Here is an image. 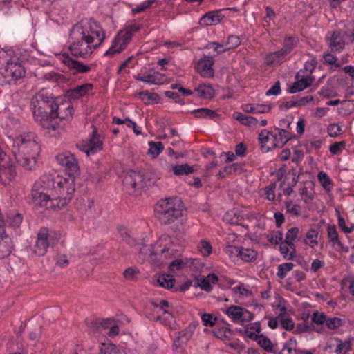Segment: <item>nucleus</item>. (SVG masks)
Segmentation results:
<instances>
[{
    "mask_svg": "<svg viewBox=\"0 0 354 354\" xmlns=\"http://www.w3.org/2000/svg\"><path fill=\"white\" fill-rule=\"evenodd\" d=\"M92 21L87 24L78 23L73 26L69 35V50L75 57L86 58L89 57L94 49L104 39L102 30L92 29ZM93 24L97 26L95 21Z\"/></svg>",
    "mask_w": 354,
    "mask_h": 354,
    "instance_id": "obj_1",
    "label": "nucleus"
},
{
    "mask_svg": "<svg viewBox=\"0 0 354 354\" xmlns=\"http://www.w3.org/2000/svg\"><path fill=\"white\" fill-rule=\"evenodd\" d=\"M12 152L20 165L26 169H32L40 152V146L32 133H26L13 140Z\"/></svg>",
    "mask_w": 354,
    "mask_h": 354,
    "instance_id": "obj_2",
    "label": "nucleus"
},
{
    "mask_svg": "<svg viewBox=\"0 0 354 354\" xmlns=\"http://www.w3.org/2000/svg\"><path fill=\"white\" fill-rule=\"evenodd\" d=\"M61 181L62 176L59 175L42 176L33 185L32 196L35 202L41 207L53 210L54 207H50L49 203H54L55 197L57 196L55 193V187L57 183Z\"/></svg>",
    "mask_w": 354,
    "mask_h": 354,
    "instance_id": "obj_3",
    "label": "nucleus"
},
{
    "mask_svg": "<svg viewBox=\"0 0 354 354\" xmlns=\"http://www.w3.org/2000/svg\"><path fill=\"white\" fill-rule=\"evenodd\" d=\"M155 214L161 224L174 223L183 214V205L178 197L160 200L154 207Z\"/></svg>",
    "mask_w": 354,
    "mask_h": 354,
    "instance_id": "obj_4",
    "label": "nucleus"
},
{
    "mask_svg": "<svg viewBox=\"0 0 354 354\" xmlns=\"http://www.w3.org/2000/svg\"><path fill=\"white\" fill-rule=\"evenodd\" d=\"M75 178L72 176H62V181L57 183L55 193L57 196L55 197L54 203H49L50 207H54L53 210L64 207L71 200L75 191Z\"/></svg>",
    "mask_w": 354,
    "mask_h": 354,
    "instance_id": "obj_5",
    "label": "nucleus"
},
{
    "mask_svg": "<svg viewBox=\"0 0 354 354\" xmlns=\"http://www.w3.org/2000/svg\"><path fill=\"white\" fill-rule=\"evenodd\" d=\"M140 26L136 24L126 25L120 30L112 42L111 46L107 50L104 56H110L122 52L131 41L134 33L137 32Z\"/></svg>",
    "mask_w": 354,
    "mask_h": 354,
    "instance_id": "obj_6",
    "label": "nucleus"
},
{
    "mask_svg": "<svg viewBox=\"0 0 354 354\" xmlns=\"http://www.w3.org/2000/svg\"><path fill=\"white\" fill-rule=\"evenodd\" d=\"M30 106L35 120H43L44 117L51 115L54 111V99L38 93L31 100Z\"/></svg>",
    "mask_w": 354,
    "mask_h": 354,
    "instance_id": "obj_7",
    "label": "nucleus"
},
{
    "mask_svg": "<svg viewBox=\"0 0 354 354\" xmlns=\"http://www.w3.org/2000/svg\"><path fill=\"white\" fill-rule=\"evenodd\" d=\"M57 239L49 234L46 227L40 229L37 234V239L32 247V253L37 257H42L46 254L49 247H53L57 242Z\"/></svg>",
    "mask_w": 354,
    "mask_h": 354,
    "instance_id": "obj_8",
    "label": "nucleus"
},
{
    "mask_svg": "<svg viewBox=\"0 0 354 354\" xmlns=\"http://www.w3.org/2000/svg\"><path fill=\"white\" fill-rule=\"evenodd\" d=\"M0 74L4 78V82L9 84L15 83L25 76L26 71L24 66L17 62H8L6 66L1 69Z\"/></svg>",
    "mask_w": 354,
    "mask_h": 354,
    "instance_id": "obj_9",
    "label": "nucleus"
},
{
    "mask_svg": "<svg viewBox=\"0 0 354 354\" xmlns=\"http://www.w3.org/2000/svg\"><path fill=\"white\" fill-rule=\"evenodd\" d=\"M124 189L129 194H132L140 188L147 186L145 181V175L140 171H130L124 176Z\"/></svg>",
    "mask_w": 354,
    "mask_h": 354,
    "instance_id": "obj_10",
    "label": "nucleus"
},
{
    "mask_svg": "<svg viewBox=\"0 0 354 354\" xmlns=\"http://www.w3.org/2000/svg\"><path fill=\"white\" fill-rule=\"evenodd\" d=\"M56 159L62 166L65 167L67 176L75 178L79 176L80 171L78 162L73 153L66 151L58 154Z\"/></svg>",
    "mask_w": 354,
    "mask_h": 354,
    "instance_id": "obj_11",
    "label": "nucleus"
},
{
    "mask_svg": "<svg viewBox=\"0 0 354 354\" xmlns=\"http://www.w3.org/2000/svg\"><path fill=\"white\" fill-rule=\"evenodd\" d=\"M13 244L11 238L6 233L4 223L0 219V259L9 257L12 252Z\"/></svg>",
    "mask_w": 354,
    "mask_h": 354,
    "instance_id": "obj_12",
    "label": "nucleus"
},
{
    "mask_svg": "<svg viewBox=\"0 0 354 354\" xmlns=\"http://www.w3.org/2000/svg\"><path fill=\"white\" fill-rule=\"evenodd\" d=\"M214 61L212 56H204L199 59L196 66L197 72L203 77L210 78L214 77V71L212 68Z\"/></svg>",
    "mask_w": 354,
    "mask_h": 354,
    "instance_id": "obj_13",
    "label": "nucleus"
},
{
    "mask_svg": "<svg viewBox=\"0 0 354 354\" xmlns=\"http://www.w3.org/2000/svg\"><path fill=\"white\" fill-rule=\"evenodd\" d=\"M326 41L333 53H340L345 48V41L339 30L329 32L326 35Z\"/></svg>",
    "mask_w": 354,
    "mask_h": 354,
    "instance_id": "obj_14",
    "label": "nucleus"
},
{
    "mask_svg": "<svg viewBox=\"0 0 354 354\" xmlns=\"http://www.w3.org/2000/svg\"><path fill=\"white\" fill-rule=\"evenodd\" d=\"M62 61L73 74L86 73L91 71L90 66L73 59L68 55H64Z\"/></svg>",
    "mask_w": 354,
    "mask_h": 354,
    "instance_id": "obj_15",
    "label": "nucleus"
},
{
    "mask_svg": "<svg viewBox=\"0 0 354 354\" xmlns=\"http://www.w3.org/2000/svg\"><path fill=\"white\" fill-rule=\"evenodd\" d=\"M73 111V109L70 102H67L60 104L54 102V111H53L52 117L60 120H68L72 118Z\"/></svg>",
    "mask_w": 354,
    "mask_h": 354,
    "instance_id": "obj_16",
    "label": "nucleus"
},
{
    "mask_svg": "<svg viewBox=\"0 0 354 354\" xmlns=\"http://www.w3.org/2000/svg\"><path fill=\"white\" fill-rule=\"evenodd\" d=\"M218 281V277L214 273L209 274L205 277H197L196 286H199L202 290L210 292L212 290V284H216Z\"/></svg>",
    "mask_w": 354,
    "mask_h": 354,
    "instance_id": "obj_17",
    "label": "nucleus"
},
{
    "mask_svg": "<svg viewBox=\"0 0 354 354\" xmlns=\"http://www.w3.org/2000/svg\"><path fill=\"white\" fill-rule=\"evenodd\" d=\"M223 11L224 10L222 9L209 11L202 17L201 21L207 26L218 24L224 18V15L221 14Z\"/></svg>",
    "mask_w": 354,
    "mask_h": 354,
    "instance_id": "obj_18",
    "label": "nucleus"
},
{
    "mask_svg": "<svg viewBox=\"0 0 354 354\" xmlns=\"http://www.w3.org/2000/svg\"><path fill=\"white\" fill-rule=\"evenodd\" d=\"M16 176L15 166L12 163L8 165L0 167V184L2 185H7L12 181Z\"/></svg>",
    "mask_w": 354,
    "mask_h": 354,
    "instance_id": "obj_19",
    "label": "nucleus"
},
{
    "mask_svg": "<svg viewBox=\"0 0 354 354\" xmlns=\"http://www.w3.org/2000/svg\"><path fill=\"white\" fill-rule=\"evenodd\" d=\"M275 130L278 131V134H271L273 138V148L275 147H283V145L291 139L290 133L285 129L275 128Z\"/></svg>",
    "mask_w": 354,
    "mask_h": 354,
    "instance_id": "obj_20",
    "label": "nucleus"
},
{
    "mask_svg": "<svg viewBox=\"0 0 354 354\" xmlns=\"http://www.w3.org/2000/svg\"><path fill=\"white\" fill-rule=\"evenodd\" d=\"M314 80V77L312 76H303L301 80H299L293 83L292 86H291L288 89V92L290 93H295L297 92L301 91L307 87L310 86L313 84Z\"/></svg>",
    "mask_w": 354,
    "mask_h": 354,
    "instance_id": "obj_21",
    "label": "nucleus"
},
{
    "mask_svg": "<svg viewBox=\"0 0 354 354\" xmlns=\"http://www.w3.org/2000/svg\"><path fill=\"white\" fill-rule=\"evenodd\" d=\"M95 133L96 130L94 129L91 138L88 140V145L80 149V150L85 152L87 156H88L90 153H95L97 149H100L102 145V141L100 140L99 137L96 136Z\"/></svg>",
    "mask_w": 354,
    "mask_h": 354,
    "instance_id": "obj_22",
    "label": "nucleus"
},
{
    "mask_svg": "<svg viewBox=\"0 0 354 354\" xmlns=\"http://www.w3.org/2000/svg\"><path fill=\"white\" fill-rule=\"evenodd\" d=\"M194 91L198 93V97L201 98L212 99L214 97V90L209 84H201Z\"/></svg>",
    "mask_w": 354,
    "mask_h": 354,
    "instance_id": "obj_23",
    "label": "nucleus"
},
{
    "mask_svg": "<svg viewBox=\"0 0 354 354\" xmlns=\"http://www.w3.org/2000/svg\"><path fill=\"white\" fill-rule=\"evenodd\" d=\"M272 105L247 104L243 106V110L247 113H264L270 111Z\"/></svg>",
    "mask_w": 354,
    "mask_h": 354,
    "instance_id": "obj_24",
    "label": "nucleus"
},
{
    "mask_svg": "<svg viewBox=\"0 0 354 354\" xmlns=\"http://www.w3.org/2000/svg\"><path fill=\"white\" fill-rule=\"evenodd\" d=\"M327 234L328 241L332 244V245L337 244L339 247V249H344V245L339 239L338 233L335 225H328Z\"/></svg>",
    "mask_w": 354,
    "mask_h": 354,
    "instance_id": "obj_25",
    "label": "nucleus"
},
{
    "mask_svg": "<svg viewBox=\"0 0 354 354\" xmlns=\"http://www.w3.org/2000/svg\"><path fill=\"white\" fill-rule=\"evenodd\" d=\"M162 75L159 73H154L153 74H149L147 75H138L135 77L136 80L144 82L149 84H161Z\"/></svg>",
    "mask_w": 354,
    "mask_h": 354,
    "instance_id": "obj_26",
    "label": "nucleus"
},
{
    "mask_svg": "<svg viewBox=\"0 0 354 354\" xmlns=\"http://www.w3.org/2000/svg\"><path fill=\"white\" fill-rule=\"evenodd\" d=\"M234 116L236 118V120H238L241 124L248 127L255 126L258 122L257 118L252 116L244 115L240 112H236L234 114Z\"/></svg>",
    "mask_w": 354,
    "mask_h": 354,
    "instance_id": "obj_27",
    "label": "nucleus"
},
{
    "mask_svg": "<svg viewBox=\"0 0 354 354\" xmlns=\"http://www.w3.org/2000/svg\"><path fill=\"white\" fill-rule=\"evenodd\" d=\"M225 313L232 319L234 322L241 321L243 316V308L232 305L225 310Z\"/></svg>",
    "mask_w": 354,
    "mask_h": 354,
    "instance_id": "obj_28",
    "label": "nucleus"
},
{
    "mask_svg": "<svg viewBox=\"0 0 354 354\" xmlns=\"http://www.w3.org/2000/svg\"><path fill=\"white\" fill-rule=\"evenodd\" d=\"M175 279L169 274H162L157 279L158 285L167 289L173 288Z\"/></svg>",
    "mask_w": 354,
    "mask_h": 354,
    "instance_id": "obj_29",
    "label": "nucleus"
},
{
    "mask_svg": "<svg viewBox=\"0 0 354 354\" xmlns=\"http://www.w3.org/2000/svg\"><path fill=\"white\" fill-rule=\"evenodd\" d=\"M239 257L245 262H253L257 259V252L254 250L241 247Z\"/></svg>",
    "mask_w": 354,
    "mask_h": 354,
    "instance_id": "obj_30",
    "label": "nucleus"
},
{
    "mask_svg": "<svg viewBox=\"0 0 354 354\" xmlns=\"http://www.w3.org/2000/svg\"><path fill=\"white\" fill-rule=\"evenodd\" d=\"M193 114L196 118H203L208 119H213L218 115L215 111L207 109V108H201L198 109H196L193 111Z\"/></svg>",
    "mask_w": 354,
    "mask_h": 354,
    "instance_id": "obj_31",
    "label": "nucleus"
},
{
    "mask_svg": "<svg viewBox=\"0 0 354 354\" xmlns=\"http://www.w3.org/2000/svg\"><path fill=\"white\" fill-rule=\"evenodd\" d=\"M194 171V167L188 164L175 165L173 167V173L176 176L189 175Z\"/></svg>",
    "mask_w": 354,
    "mask_h": 354,
    "instance_id": "obj_32",
    "label": "nucleus"
},
{
    "mask_svg": "<svg viewBox=\"0 0 354 354\" xmlns=\"http://www.w3.org/2000/svg\"><path fill=\"white\" fill-rule=\"evenodd\" d=\"M92 88L93 85L91 84H84L77 86L71 90V95L75 98L84 96Z\"/></svg>",
    "mask_w": 354,
    "mask_h": 354,
    "instance_id": "obj_33",
    "label": "nucleus"
},
{
    "mask_svg": "<svg viewBox=\"0 0 354 354\" xmlns=\"http://www.w3.org/2000/svg\"><path fill=\"white\" fill-rule=\"evenodd\" d=\"M192 333L190 330H188V328H186L185 330L178 333V335L176 337L174 344L176 346L179 347L183 344H185L192 336Z\"/></svg>",
    "mask_w": 354,
    "mask_h": 354,
    "instance_id": "obj_34",
    "label": "nucleus"
},
{
    "mask_svg": "<svg viewBox=\"0 0 354 354\" xmlns=\"http://www.w3.org/2000/svg\"><path fill=\"white\" fill-rule=\"evenodd\" d=\"M271 134L272 133L270 131L266 129H263L259 135V140L261 143V149L263 153H267L271 149V147L266 145V143L269 140V135Z\"/></svg>",
    "mask_w": 354,
    "mask_h": 354,
    "instance_id": "obj_35",
    "label": "nucleus"
},
{
    "mask_svg": "<svg viewBox=\"0 0 354 354\" xmlns=\"http://www.w3.org/2000/svg\"><path fill=\"white\" fill-rule=\"evenodd\" d=\"M149 149L147 153L152 156L153 158H156L164 149V145L161 142H149Z\"/></svg>",
    "mask_w": 354,
    "mask_h": 354,
    "instance_id": "obj_36",
    "label": "nucleus"
},
{
    "mask_svg": "<svg viewBox=\"0 0 354 354\" xmlns=\"http://www.w3.org/2000/svg\"><path fill=\"white\" fill-rule=\"evenodd\" d=\"M138 95L140 97L142 101H145V104H148L150 101H152L155 103H158L160 100L159 95L157 93H150L148 91L139 92Z\"/></svg>",
    "mask_w": 354,
    "mask_h": 354,
    "instance_id": "obj_37",
    "label": "nucleus"
},
{
    "mask_svg": "<svg viewBox=\"0 0 354 354\" xmlns=\"http://www.w3.org/2000/svg\"><path fill=\"white\" fill-rule=\"evenodd\" d=\"M158 246L157 245V244H155L153 245H151L148 248L144 247L142 249L140 250V252L146 255H149V257H152L158 255L159 252L161 254H163L165 252L168 251V248H164L162 250H158Z\"/></svg>",
    "mask_w": 354,
    "mask_h": 354,
    "instance_id": "obj_38",
    "label": "nucleus"
},
{
    "mask_svg": "<svg viewBox=\"0 0 354 354\" xmlns=\"http://www.w3.org/2000/svg\"><path fill=\"white\" fill-rule=\"evenodd\" d=\"M55 117H52L51 115H47V117H44L43 120H36V122H39V124L44 128L46 129H52L56 130L57 127V123L53 120Z\"/></svg>",
    "mask_w": 354,
    "mask_h": 354,
    "instance_id": "obj_39",
    "label": "nucleus"
},
{
    "mask_svg": "<svg viewBox=\"0 0 354 354\" xmlns=\"http://www.w3.org/2000/svg\"><path fill=\"white\" fill-rule=\"evenodd\" d=\"M299 232V229L297 227L289 229L286 232L283 243L288 245H293V241L297 237Z\"/></svg>",
    "mask_w": 354,
    "mask_h": 354,
    "instance_id": "obj_40",
    "label": "nucleus"
},
{
    "mask_svg": "<svg viewBox=\"0 0 354 354\" xmlns=\"http://www.w3.org/2000/svg\"><path fill=\"white\" fill-rule=\"evenodd\" d=\"M257 344L267 352L274 353L272 349V343L270 339L263 334L260 335V337L257 341Z\"/></svg>",
    "mask_w": 354,
    "mask_h": 354,
    "instance_id": "obj_41",
    "label": "nucleus"
},
{
    "mask_svg": "<svg viewBox=\"0 0 354 354\" xmlns=\"http://www.w3.org/2000/svg\"><path fill=\"white\" fill-rule=\"evenodd\" d=\"M23 218L21 214L10 213L7 216V221L12 227H19L22 222Z\"/></svg>",
    "mask_w": 354,
    "mask_h": 354,
    "instance_id": "obj_42",
    "label": "nucleus"
},
{
    "mask_svg": "<svg viewBox=\"0 0 354 354\" xmlns=\"http://www.w3.org/2000/svg\"><path fill=\"white\" fill-rule=\"evenodd\" d=\"M294 267V264L292 263H284L279 265L278 271L277 273V277L283 279L287 275V272L292 270Z\"/></svg>",
    "mask_w": 354,
    "mask_h": 354,
    "instance_id": "obj_43",
    "label": "nucleus"
},
{
    "mask_svg": "<svg viewBox=\"0 0 354 354\" xmlns=\"http://www.w3.org/2000/svg\"><path fill=\"white\" fill-rule=\"evenodd\" d=\"M296 46V40L293 37H286L283 41V46L281 48L286 55L290 53Z\"/></svg>",
    "mask_w": 354,
    "mask_h": 354,
    "instance_id": "obj_44",
    "label": "nucleus"
},
{
    "mask_svg": "<svg viewBox=\"0 0 354 354\" xmlns=\"http://www.w3.org/2000/svg\"><path fill=\"white\" fill-rule=\"evenodd\" d=\"M139 271L133 267H130L123 272L124 277L127 280L134 281L137 279Z\"/></svg>",
    "mask_w": 354,
    "mask_h": 354,
    "instance_id": "obj_45",
    "label": "nucleus"
},
{
    "mask_svg": "<svg viewBox=\"0 0 354 354\" xmlns=\"http://www.w3.org/2000/svg\"><path fill=\"white\" fill-rule=\"evenodd\" d=\"M214 336L218 339H230L232 335V331L227 328H221L214 332Z\"/></svg>",
    "mask_w": 354,
    "mask_h": 354,
    "instance_id": "obj_46",
    "label": "nucleus"
},
{
    "mask_svg": "<svg viewBox=\"0 0 354 354\" xmlns=\"http://www.w3.org/2000/svg\"><path fill=\"white\" fill-rule=\"evenodd\" d=\"M100 354H120L114 345L102 344L100 348Z\"/></svg>",
    "mask_w": 354,
    "mask_h": 354,
    "instance_id": "obj_47",
    "label": "nucleus"
},
{
    "mask_svg": "<svg viewBox=\"0 0 354 354\" xmlns=\"http://www.w3.org/2000/svg\"><path fill=\"white\" fill-rule=\"evenodd\" d=\"M325 323L329 329L334 330L342 326V320L339 317H333L326 319Z\"/></svg>",
    "mask_w": 354,
    "mask_h": 354,
    "instance_id": "obj_48",
    "label": "nucleus"
},
{
    "mask_svg": "<svg viewBox=\"0 0 354 354\" xmlns=\"http://www.w3.org/2000/svg\"><path fill=\"white\" fill-rule=\"evenodd\" d=\"M317 178L325 189H327L329 185H331V180L325 172H319Z\"/></svg>",
    "mask_w": 354,
    "mask_h": 354,
    "instance_id": "obj_49",
    "label": "nucleus"
},
{
    "mask_svg": "<svg viewBox=\"0 0 354 354\" xmlns=\"http://www.w3.org/2000/svg\"><path fill=\"white\" fill-rule=\"evenodd\" d=\"M241 44V41L239 37L236 35H230L228 37L227 41L225 44V46L227 48V50L232 48H234L238 46Z\"/></svg>",
    "mask_w": 354,
    "mask_h": 354,
    "instance_id": "obj_50",
    "label": "nucleus"
},
{
    "mask_svg": "<svg viewBox=\"0 0 354 354\" xmlns=\"http://www.w3.org/2000/svg\"><path fill=\"white\" fill-rule=\"evenodd\" d=\"M155 0H146L143 1L142 3L138 5L136 8L132 9V12L133 14L142 12L145 11L147 8L150 7L153 3Z\"/></svg>",
    "mask_w": 354,
    "mask_h": 354,
    "instance_id": "obj_51",
    "label": "nucleus"
},
{
    "mask_svg": "<svg viewBox=\"0 0 354 354\" xmlns=\"http://www.w3.org/2000/svg\"><path fill=\"white\" fill-rule=\"evenodd\" d=\"M346 143L344 141L336 142L330 146V152L333 154H339L341 151L345 148Z\"/></svg>",
    "mask_w": 354,
    "mask_h": 354,
    "instance_id": "obj_52",
    "label": "nucleus"
},
{
    "mask_svg": "<svg viewBox=\"0 0 354 354\" xmlns=\"http://www.w3.org/2000/svg\"><path fill=\"white\" fill-rule=\"evenodd\" d=\"M198 248L204 256H208L212 252V246L210 243L206 241H202Z\"/></svg>",
    "mask_w": 354,
    "mask_h": 354,
    "instance_id": "obj_53",
    "label": "nucleus"
},
{
    "mask_svg": "<svg viewBox=\"0 0 354 354\" xmlns=\"http://www.w3.org/2000/svg\"><path fill=\"white\" fill-rule=\"evenodd\" d=\"M326 321V316L324 313H320L318 311L313 313L312 316V322L317 324H323Z\"/></svg>",
    "mask_w": 354,
    "mask_h": 354,
    "instance_id": "obj_54",
    "label": "nucleus"
},
{
    "mask_svg": "<svg viewBox=\"0 0 354 354\" xmlns=\"http://www.w3.org/2000/svg\"><path fill=\"white\" fill-rule=\"evenodd\" d=\"M202 322L203 325L205 326H213L217 319L216 317H213L212 315L208 313H204L201 316Z\"/></svg>",
    "mask_w": 354,
    "mask_h": 354,
    "instance_id": "obj_55",
    "label": "nucleus"
},
{
    "mask_svg": "<svg viewBox=\"0 0 354 354\" xmlns=\"http://www.w3.org/2000/svg\"><path fill=\"white\" fill-rule=\"evenodd\" d=\"M336 214L338 218V226L341 228V230L346 234L352 232V229H348V227L346 225V221L344 218L341 216L339 210L336 209Z\"/></svg>",
    "mask_w": 354,
    "mask_h": 354,
    "instance_id": "obj_56",
    "label": "nucleus"
},
{
    "mask_svg": "<svg viewBox=\"0 0 354 354\" xmlns=\"http://www.w3.org/2000/svg\"><path fill=\"white\" fill-rule=\"evenodd\" d=\"M207 48H214V50L217 53V54L223 53L227 50V47H224L223 44H221L217 42H209L207 46Z\"/></svg>",
    "mask_w": 354,
    "mask_h": 354,
    "instance_id": "obj_57",
    "label": "nucleus"
},
{
    "mask_svg": "<svg viewBox=\"0 0 354 354\" xmlns=\"http://www.w3.org/2000/svg\"><path fill=\"white\" fill-rule=\"evenodd\" d=\"M342 131V127L337 124H331L328 127V133L330 137H337Z\"/></svg>",
    "mask_w": 354,
    "mask_h": 354,
    "instance_id": "obj_58",
    "label": "nucleus"
},
{
    "mask_svg": "<svg viewBox=\"0 0 354 354\" xmlns=\"http://www.w3.org/2000/svg\"><path fill=\"white\" fill-rule=\"evenodd\" d=\"M241 247L235 245H229L226 248V252L230 258L239 257Z\"/></svg>",
    "mask_w": 354,
    "mask_h": 354,
    "instance_id": "obj_59",
    "label": "nucleus"
},
{
    "mask_svg": "<svg viewBox=\"0 0 354 354\" xmlns=\"http://www.w3.org/2000/svg\"><path fill=\"white\" fill-rule=\"evenodd\" d=\"M286 207L288 213H290L295 216L299 215V211L298 209L299 206L298 205H292V201L286 202Z\"/></svg>",
    "mask_w": 354,
    "mask_h": 354,
    "instance_id": "obj_60",
    "label": "nucleus"
},
{
    "mask_svg": "<svg viewBox=\"0 0 354 354\" xmlns=\"http://www.w3.org/2000/svg\"><path fill=\"white\" fill-rule=\"evenodd\" d=\"M279 250L281 254L285 259L288 260L293 259V254H290V249L288 247V245H286V243H283V242L280 245Z\"/></svg>",
    "mask_w": 354,
    "mask_h": 354,
    "instance_id": "obj_61",
    "label": "nucleus"
},
{
    "mask_svg": "<svg viewBox=\"0 0 354 354\" xmlns=\"http://www.w3.org/2000/svg\"><path fill=\"white\" fill-rule=\"evenodd\" d=\"M314 326L307 323L299 324L295 330L296 333H301L305 332H310L313 330Z\"/></svg>",
    "mask_w": 354,
    "mask_h": 354,
    "instance_id": "obj_62",
    "label": "nucleus"
},
{
    "mask_svg": "<svg viewBox=\"0 0 354 354\" xmlns=\"http://www.w3.org/2000/svg\"><path fill=\"white\" fill-rule=\"evenodd\" d=\"M280 324L281 327L286 330H292L295 326L294 322L291 318L282 319Z\"/></svg>",
    "mask_w": 354,
    "mask_h": 354,
    "instance_id": "obj_63",
    "label": "nucleus"
},
{
    "mask_svg": "<svg viewBox=\"0 0 354 354\" xmlns=\"http://www.w3.org/2000/svg\"><path fill=\"white\" fill-rule=\"evenodd\" d=\"M281 93V86L279 81L275 82V84L266 92L267 96L270 95H278Z\"/></svg>",
    "mask_w": 354,
    "mask_h": 354,
    "instance_id": "obj_64",
    "label": "nucleus"
}]
</instances>
